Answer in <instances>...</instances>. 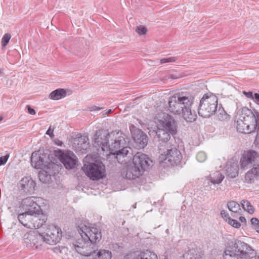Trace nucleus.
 Instances as JSON below:
<instances>
[{"label":"nucleus","instance_id":"obj_1","mask_svg":"<svg viewBox=\"0 0 259 259\" xmlns=\"http://www.w3.org/2000/svg\"><path fill=\"white\" fill-rule=\"evenodd\" d=\"M127 140L120 131L109 133L100 130L94 135L93 146L98 153L110 151V153L115 154L118 163L126 164L134 158L133 149L126 146Z\"/></svg>","mask_w":259,"mask_h":259},{"label":"nucleus","instance_id":"obj_2","mask_svg":"<svg viewBox=\"0 0 259 259\" xmlns=\"http://www.w3.org/2000/svg\"><path fill=\"white\" fill-rule=\"evenodd\" d=\"M194 100V96L188 92L175 94L168 98L167 110L175 115H182L187 122H194L197 118L195 112L191 110Z\"/></svg>","mask_w":259,"mask_h":259},{"label":"nucleus","instance_id":"obj_3","mask_svg":"<svg viewBox=\"0 0 259 259\" xmlns=\"http://www.w3.org/2000/svg\"><path fill=\"white\" fill-rule=\"evenodd\" d=\"M236 123L237 130L241 133L250 134L255 130L259 133V112L243 109Z\"/></svg>","mask_w":259,"mask_h":259},{"label":"nucleus","instance_id":"obj_4","mask_svg":"<svg viewBox=\"0 0 259 259\" xmlns=\"http://www.w3.org/2000/svg\"><path fill=\"white\" fill-rule=\"evenodd\" d=\"M255 251L248 244L239 240L232 242L231 246L226 249L224 259H243L255 257Z\"/></svg>","mask_w":259,"mask_h":259},{"label":"nucleus","instance_id":"obj_5","mask_svg":"<svg viewBox=\"0 0 259 259\" xmlns=\"http://www.w3.org/2000/svg\"><path fill=\"white\" fill-rule=\"evenodd\" d=\"M217 107V97L211 93H207L200 100L198 113L203 118H209L215 114Z\"/></svg>","mask_w":259,"mask_h":259},{"label":"nucleus","instance_id":"obj_6","mask_svg":"<svg viewBox=\"0 0 259 259\" xmlns=\"http://www.w3.org/2000/svg\"><path fill=\"white\" fill-rule=\"evenodd\" d=\"M77 239L73 243V246L79 254L87 256H94L96 253V245L93 244L91 241L85 238L83 234L79 233Z\"/></svg>","mask_w":259,"mask_h":259},{"label":"nucleus","instance_id":"obj_7","mask_svg":"<svg viewBox=\"0 0 259 259\" xmlns=\"http://www.w3.org/2000/svg\"><path fill=\"white\" fill-rule=\"evenodd\" d=\"M239 166L241 170L259 167V152L253 150L244 151L239 160Z\"/></svg>","mask_w":259,"mask_h":259},{"label":"nucleus","instance_id":"obj_8","mask_svg":"<svg viewBox=\"0 0 259 259\" xmlns=\"http://www.w3.org/2000/svg\"><path fill=\"white\" fill-rule=\"evenodd\" d=\"M78 231L79 233L83 234L85 238L94 245L99 242L102 238L101 230L94 225L82 223L78 226Z\"/></svg>","mask_w":259,"mask_h":259},{"label":"nucleus","instance_id":"obj_9","mask_svg":"<svg viewBox=\"0 0 259 259\" xmlns=\"http://www.w3.org/2000/svg\"><path fill=\"white\" fill-rule=\"evenodd\" d=\"M82 169L92 180L102 179L104 176L105 166L102 162L84 163Z\"/></svg>","mask_w":259,"mask_h":259},{"label":"nucleus","instance_id":"obj_10","mask_svg":"<svg viewBox=\"0 0 259 259\" xmlns=\"http://www.w3.org/2000/svg\"><path fill=\"white\" fill-rule=\"evenodd\" d=\"M156 119L157 120V127L167 130L172 136L177 133V123L172 116L165 112H161L157 115Z\"/></svg>","mask_w":259,"mask_h":259},{"label":"nucleus","instance_id":"obj_11","mask_svg":"<svg viewBox=\"0 0 259 259\" xmlns=\"http://www.w3.org/2000/svg\"><path fill=\"white\" fill-rule=\"evenodd\" d=\"M159 152L161 156H164V160L169 162L171 166L178 165L182 159V155L179 150L175 147L170 148H165L160 144L158 146Z\"/></svg>","mask_w":259,"mask_h":259},{"label":"nucleus","instance_id":"obj_12","mask_svg":"<svg viewBox=\"0 0 259 259\" xmlns=\"http://www.w3.org/2000/svg\"><path fill=\"white\" fill-rule=\"evenodd\" d=\"M42 234L45 243L52 245L56 244L62 238L61 229L53 225H49Z\"/></svg>","mask_w":259,"mask_h":259},{"label":"nucleus","instance_id":"obj_13","mask_svg":"<svg viewBox=\"0 0 259 259\" xmlns=\"http://www.w3.org/2000/svg\"><path fill=\"white\" fill-rule=\"evenodd\" d=\"M18 219L22 225L28 228H39L45 222L39 219L37 215L27 211L19 214Z\"/></svg>","mask_w":259,"mask_h":259},{"label":"nucleus","instance_id":"obj_14","mask_svg":"<svg viewBox=\"0 0 259 259\" xmlns=\"http://www.w3.org/2000/svg\"><path fill=\"white\" fill-rule=\"evenodd\" d=\"M24 240L28 247L33 249H39L45 242L43 235L37 231H30L24 236Z\"/></svg>","mask_w":259,"mask_h":259},{"label":"nucleus","instance_id":"obj_15","mask_svg":"<svg viewBox=\"0 0 259 259\" xmlns=\"http://www.w3.org/2000/svg\"><path fill=\"white\" fill-rule=\"evenodd\" d=\"M133 164H135L143 172L152 165V161L147 155L141 152H137L133 159Z\"/></svg>","mask_w":259,"mask_h":259},{"label":"nucleus","instance_id":"obj_16","mask_svg":"<svg viewBox=\"0 0 259 259\" xmlns=\"http://www.w3.org/2000/svg\"><path fill=\"white\" fill-rule=\"evenodd\" d=\"M37 197H28L23 199L22 201L21 205L22 208L28 213L38 215L40 210V206L37 203Z\"/></svg>","mask_w":259,"mask_h":259},{"label":"nucleus","instance_id":"obj_17","mask_svg":"<svg viewBox=\"0 0 259 259\" xmlns=\"http://www.w3.org/2000/svg\"><path fill=\"white\" fill-rule=\"evenodd\" d=\"M18 187L21 193L26 195H31L34 193L36 183L31 178L25 177L19 181Z\"/></svg>","mask_w":259,"mask_h":259},{"label":"nucleus","instance_id":"obj_18","mask_svg":"<svg viewBox=\"0 0 259 259\" xmlns=\"http://www.w3.org/2000/svg\"><path fill=\"white\" fill-rule=\"evenodd\" d=\"M60 160L66 168L68 169L74 168L77 165V158L71 151L62 153L60 156Z\"/></svg>","mask_w":259,"mask_h":259},{"label":"nucleus","instance_id":"obj_19","mask_svg":"<svg viewBox=\"0 0 259 259\" xmlns=\"http://www.w3.org/2000/svg\"><path fill=\"white\" fill-rule=\"evenodd\" d=\"M72 146L76 152H85L89 147V139L86 135H80L73 139Z\"/></svg>","mask_w":259,"mask_h":259},{"label":"nucleus","instance_id":"obj_20","mask_svg":"<svg viewBox=\"0 0 259 259\" xmlns=\"http://www.w3.org/2000/svg\"><path fill=\"white\" fill-rule=\"evenodd\" d=\"M136 146L139 148H144L148 143L147 135L141 130L136 128L132 132Z\"/></svg>","mask_w":259,"mask_h":259},{"label":"nucleus","instance_id":"obj_21","mask_svg":"<svg viewBox=\"0 0 259 259\" xmlns=\"http://www.w3.org/2000/svg\"><path fill=\"white\" fill-rule=\"evenodd\" d=\"M244 183L247 184H253L259 182V167L249 168L244 176Z\"/></svg>","mask_w":259,"mask_h":259},{"label":"nucleus","instance_id":"obj_22","mask_svg":"<svg viewBox=\"0 0 259 259\" xmlns=\"http://www.w3.org/2000/svg\"><path fill=\"white\" fill-rule=\"evenodd\" d=\"M143 171L135 164L133 165H127L125 170L122 172L123 177L129 179L133 180L138 178L142 175Z\"/></svg>","mask_w":259,"mask_h":259},{"label":"nucleus","instance_id":"obj_23","mask_svg":"<svg viewBox=\"0 0 259 259\" xmlns=\"http://www.w3.org/2000/svg\"><path fill=\"white\" fill-rule=\"evenodd\" d=\"M153 132L156 134L159 141L161 142L159 146L161 144L163 147H166L167 148L169 145L168 142L171 138V135H172L171 133L167 131V130L160 127H157V130L153 131Z\"/></svg>","mask_w":259,"mask_h":259},{"label":"nucleus","instance_id":"obj_24","mask_svg":"<svg viewBox=\"0 0 259 259\" xmlns=\"http://www.w3.org/2000/svg\"><path fill=\"white\" fill-rule=\"evenodd\" d=\"M45 156L41 155L39 151L33 152L31 156V165L36 169L42 168L46 165Z\"/></svg>","mask_w":259,"mask_h":259},{"label":"nucleus","instance_id":"obj_25","mask_svg":"<svg viewBox=\"0 0 259 259\" xmlns=\"http://www.w3.org/2000/svg\"><path fill=\"white\" fill-rule=\"evenodd\" d=\"M239 171L238 165L235 161H228L225 166L226 174L230 178H234L238 176Z\"/></svg>","mask_w":259,"mask_h":259},{"label":"nucleus","instance_id":"obj_26","mask_svg":"<svg viewBox=\"0 0 259 259\" xmlns=\"http://www.w3.org/2000/svg\"><path fill=\"white\" fill-rule=\"evenodd\" d=\"M203 254L197 248H192L188 249L185 252L183 257L184 259H201Z\"/></svg>","mask_w":259,"mask_h":259},{"label":"nucleus","instance_id":"obj_27","mask_svg":"<svg viewBox=\"0 0 259 259\" xmlns=\"http://www.w3.org/2000/svg\"><path fill=\"white\" fill-rule=\"evenodd\" d=\"M224 178V176L220 172L215 171L206 177L207 180H209L213 184L221 183Z\"/></svg>","mask_w":259,"mask_h":259},{"label":"nucleus","instance_id":"obj_28","mask_svg":"<svg viewBox=\"0 0 259 259\" xmlns=\"http://www.w3.org/2000/svg\"><path fill=\"white\" fill-rule=\"evenodd\" d=\"M66 96V91L63 89H58L52 92L49 95V98L51 99L58 100L64 98Z\"/></svg>","mask_w":259,"mask_h":259},{"label":"nucleus","instance_id":"obj_29","mask_svg":"<svg viewBox=\"0 0 259 259\" xmlns=\"http://www.w3.org/2000/svg\"><path fill=\"white\" fill-rule=\"evenodd\" d=\"M95 259H111L112 257L111 252L107 250H100L94 256H92Z\"/></svg>","mask_w":259,"mask_h":259},{"label":"nucleus","instance_id":"obj_30","mask_svg":"<svg viewBox=\"0 0 259 259\" xmlns=\"http://www.w3.org/2000/svg\"><path fill=\"white\" fill-rule=\"evenodd\" d=\"M135 259H158V257L154 252L146 250L141 252Z\"/></svg>","mask_w":259,"mask_h":259},{"label":"nucleus","instance_id":"obj_31","mask_svg":"<svg viewBox=\"0 0 259 259\" xmlns=\"http://www.w3.org/2000/svg\"><path fill=\"white\" fill-rule=\"evenodd\" d=\"M241 204L243 209L250 214H252L254 212V208L251 204L250 202L247 200H242Z\"/></svg>","mask_w":259,"mask_h":259},{"label":"nucleus","instance_id":"obj_32","mask_svg":"<svg viewBox=\"0 0 259 259\" xmlns=\"http://www.w3.org/2000/svg\"><path fill=\"white\" fill-rule=\"evenodd\" d=\"M39 180L43 183H49L51 181V175L46 171H40L38 174Z\"/></svg>","mask_w":259,"mask_h":259},{"label":"nucleus","instance_id":"obj_33","mask_svg":"<svg viewBox=\"0 0 259 259\" xmlns=\"http://www.w3.org/2000/svg\"><path fill=\"white\" fill-rule=\"evenodd\" d=\"M227 207L230 211L233 212H238L241 210L240 204L234 201H229L227 204Z\"/></svg>","mask_w":259,"mask_h":259},{"label":"nucleus","instance_id":"obj_34","mask_svg":"<svg viewBox=\"0 0 259 259\" xmlns=\"http://www.w3.org/2000/svg\"><path fill=\"white\" fill-rule=\"evenodd\" d=\"M217 116L220 120H224L228 117V114L224 110L223 108L220 107L218 110H217L216 112Z\"/></svg>","mask_w":259,"mask_h":259},{"label":"nucleus","instance_id":"obj_35","mask_svg":"<svg viewBox=\"0 0 259 259\" xmlns=\"http://www.w3.org/2000/svg\"><path fill=\"white\" fill-rule=\"evenodd\" d=\"M207 158L206 154L203 151H200L196 155V159L200 162H203Z\"/></svg>","mask_w":259,"mask_h":259},{"label":"nucleus","instance_id":"obj_36","mask_svg":"<svg viewBox=\"0 0 259 259\" xmlns=\"http://www.w3.org/2000/svg\"><path fill=\"white\" fill-rule=\"evenodd\" d=\"M135 31L137 32L139 35H142L145 34L147 32V29L146 27L140 25L137 26L135 28Z\"/></svg>","mask_w":259,"mask_h":259},{"label":"nucleus","instance_id":"obj_37","mask_svg":"<svg viewBox=\"0 0 259 259\" xmlns=\"http://www.w3.org/2000/svg\"><path fill=\"white\" fill-rule=\"evenodd\" d=\"M11 38V35L10 33H6L2 39V46L3 47H6L9 43L10 39Z\"/></svg>","mask_w":259,"mask_h":259},{"label":"nucleus","instance_id":"obj_38","mask_svg":"<svg viewBox=\"0 0 259 259\" xmlns=\"http://www.w3.org/2000/svg\"><path fill=\"white\" fill-rule=\"evenodd\" d=\"M227 222L229 225H230L231 226H232L235 228H240V227L241 226L240 223L238 221H237V220L232 219L231 218L230 219L228 218V221Z\"/></svg>","mask_w":259,"mask_h":259},{"label":"nucleus","instance_id":"obj_39","mask_svg":"<svg viewBox=\"0 0 259 259\" xmlns=\"http://www.w3.org/2000/svg\"><path fill=\"white\" fill-rule=\"evenodd\" d=\"M178 59L177 57H171L166 58H163L160 60V64H164L166 63L175 62Z\"/></svg>","mask_w":259,"mask_h":259},{"label":"nucleus","instance_id":"obj_40","mask_svg":"<svg viewBox=\"0 0 259 259\" xmlns=\"http://www.w3.org/2000/svg\"><path fill=\"white\" fill-rule=\"evenodd\" d=\"M221 216L222 218H223L225 221L227 222L228 221V218L230 219V217H229V214L228 213L227 211H226L225 210H223L221 212Z\"/></svg>","mask_w":259,"mask_h":259},{"label":"nucleus","instance_id":"obj_41","mask_svg":"<svg viewBox=\"0 0 259 259\" xmlns=\"http://www.w3.org/2000/svg\"><path fill=\"white\" fill-rule=\"evenodd\" d=\"M9 154H8L0 157V166L5 164L7 162L9 158Z\"/></svg>","mask_w":259,"mask_h":259},{"label":"nucleus","instance_id":"obj_42","mask_svg":"<svg viewBox=\"0 0 259 259\" xmlns=\"http://www.w3.org/2000/svg\"><path fill=\"white\" fill-rule=\"evenodd\" d=\"M251 224L255 227L259 224V220L256 218H252L251 220Z\"/></svg>","mask_w":259,"mask_h":259},{"label":"nucleus","instance_id":"obj_43","mask_svg":"<svg viewBox=\"0 0 259 259\" xmlns=\"http://www.w3.org/2000/svg\"><path fill=\"white\" fill-rule=\"evenodd\" d=\"M243 93L248 98H250V99H254V96H253V93H252V92H246L245 91H243Z\"/></svg>","mask_w":259,"mask_h":259},{"label":"nucleus","instance_id":"obj_44","mask_svg":"<svg viewBox=\"0 0 259 259\" xmlns=\"http://www.w3.org/2000/svg\"><path fill=\"white\" fill-rule=\"evenodd\" d=\"M26 108H27L29 114L31 115H34L35 114V110L32 109L29 105H27Z\"/></svg>","mask_w":259,"mask_h":259},{"label":"nucleus","instance_id":"obj_45","mask_svg":"<svg viewBox=\"0 0 259 259\" xmlns=\"http://www.w3.org/2000/svg\"><path fill=\"white\" fill-rule=\"evenodd\" d=\"M46 134L49 135L51 138L54 136L53 134V130H51V127H50L47 130Z\"/></svg>","mask_w":259,"mask_h":259},{"label":"nucleus","instance_id":"obj_46","mask_svg":"<svg viewBox=\"0 0 259 259\" xmlns=\"http://www.w3.org/2000/svg\"><path fill=\"white\" fill-rule=\"evenodd\" d=\"M254 98L255 100V102L259 104V94L258 93H255L254 94Z\"/></svg>","mask_w":259,"mask_h":259},{"label":"nucleus","instance_id":"obj_47","mask_svg":"<svg viewBox=\"0 0 259 259\" xmlns=\"http://www.w3.org/2000/svg\"><path fill=\"white\" fill-rule=\"evenodd\" d=\"M239 220L242 223L246 222V219L242 216L240 217Z\"/></svg>","mask_w":259,"mask_h":259},{"label":"nucleus","instance_id":"obj_48","mask_svg":"<svg viewBox=\"0 0 259 259\" xmlns=\"http://www.w3.org/2000/svg\"><path fill=\"white\" fill-rule=\"evenodd\" d=\"M254 229L256 230L257 232L259 233V224L256 226L254 227Z\"/></svg>","mask_w":259,"mask_h":259},{"label":"nucleus","instance_id":"obj_49","mask_svg":"<svg viewBox=\"0 0 259 259\" xmlns=\"http://www.w3.org/2000/svg\"><path fill=\"white\" fill-rule=\"evenodd\" d=\"M111 112H112V110L111 109H109L106 112V114H107L111 113Z\"/></svg>","mask_w":259,"mask_h":259},{"label":"nucleus","instance_id":"obj_50","mask_svg":"<svg viewBox=\"0 0 259 259\" xmlns=\"http://www.w3.org/2000/svg\"><path fill=\"white\" fill-rule=\"evenodd\" d=\"M255 188L256 189L257 191H259V184H257V185L255 187Z\"/></svg>","mask_w":259,"mask_h":259},{"label":"nucleus","instance_id":"obj_51","mask_svg":"<svg viewBox=\"0 0 259 259\" xmlns=\"http://www.w3.org/2000/svg\"><path fill=\"white\" fill-rule=\"evenodd\" d=\"M171 78L172 79H175V78H177V77H176V76H174V75H171Z\"/></svg>","mask_w":259,"mask_h":259},{"label":"nucleus","instance_id":"obj_52","mask_svg":"<svg viewBox=\"0 0 259 259\" xmlns=\"http://www.w3.org/2000/svg\"><path fill=\"white\" fill-rule=\"evenodd\" d=\"M62 142H60V143H59L58 144V145H59V146H61V145H62Z\"/></svg>","mask_w":259,"mask_h":259},{"label":"nucleus","instance_id":"obj_53","mask_svg":"<svg viewBox=\"0 0 259 259\" xmlns=\"http://www.w3.org/2000/svg\"><path fill=\"white\" fill-rule=\"evenodd\" d=\"M3 119V117L2 116H0V121H1Z\"/></svg>","mask_w":259,"mask_h":259},{"label":"nucleus","instance_id":"obj_54","mask_svg":"<svg viewBox=\"0 0 259 259\" xmlns=\"http://www.w3.org/2000/svg\"><path fill=\"white\" fill-rule=\"evenodd\" d=\"M96 110H100V108H97H97H96Z\"/></svg>","mask_w":259,"mask_h":259},{"label":"nucleus","instance_id":"obj_55","mask_svg":"<svg viewBox=\"0 0 259 259\" xmlns=\"http://www.w3.org/2000/svg\"><path fill=\"white\" fill-rule=\"evenodd\" d=\"M255 259H259V256L256 257Z\"/></svg>","mask_w":259,"mask_h":259}]
</instances>
